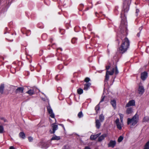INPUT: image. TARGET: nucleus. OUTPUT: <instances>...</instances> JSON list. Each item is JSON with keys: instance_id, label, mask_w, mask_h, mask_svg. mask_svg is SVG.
Segmentation results:
<instances>
[{"instance_id": "1", "label": "nucleus", "mask_w": 149, "mask_h": 149, "mask_svg": "<svg viewBox=\"0 0 149 149\" xmlns=\"http://www.w3.org/2000/svg\"><path fill=\"white\" fill-rule=\"evenodd\" d=\"M130 46V41L127 38H125L122 41L120 47L119 48V52L123 54L126 52Z\"/></svg>"}, {"instance_id": "2", "label": "nucleus", "mask_w": 149, "mask_h": 149, "mask_svg": "<svg viewBox=\"0 0 149 149\" xmlns=\"http://www.w3.org/2000/svg\"><path fill=\"white\" fill-rule=\"evenodd\" d=\"M110 66L108 65L106 66V69L107 71L106 72L105 78V82H107L109 80V75H113L114 73V71H115V74H117L118 73V71L117 67L116 66L115 68H111V71H108V70L110 68Z\"/></svg>"}, {"instance_id": "3", "label": "nucleus", "mask_w": 149, "mask_h": 149, "mask_svg": "<svg viewBox=\"0 0 149 149\" xmlns=\"http://www.w3.org/2000/svg\"><path fill=\"white\" fill-rule=\"evenodd\" d=\"M139 116L137 113H136L132 118H127V124L130 125V127L132 128L137 124Z\"/></svg>"}, {"instance_id": "4", "label": "nucleus", "mask_w": 149, "mask_h": 149, "mask_svg": "<svg viewBox=\"0 0 149 149\" xmlns=\"http://www.w3.org/2000/svg\"><path fill=\"white\" fill-rule=\"evenodd\" d=\"M124 15V14H123ZM123 17L122 13L121 14V17L122 18ZM127 22L125 19H122L121 24L120 26V28L121 30V32H127Z\"/></svg>"}, {"instance_id": "5", "label": "nucleus", "mask_w": 149, "mask_h": 149, "mask_svg": "<svg viewBox=\"0 0 149 149\" xmlns=\"http://www.w3.org/2000/svg\"><path fill=\"white\" fill-rule=\"evenodd\" d=\"M131 0H123V10L125 13H127L129 9V6Z\"/></svg>"}, {"instance_id": "6", "label": "nucleus", "mask_w": 149, "mask_h": 149, "mask_svg": "<svg viewBox=\"0 0 149 149\" xmlns=\"http://www.w3.org/2000/svg\"><path fill=\"white\" fill-rule=\"evenodd\" d=\"M117 128L119 130H121L122 128V126L123 125V121L122 123L120 122V120L118 118H117L115 121Z\"/></svg>"}, {"instance_id": "7", "label": "nucleus", "mask_w": 149, "mask_h": 149, "mask_svg": "<svg viewBox=\"0 0 149 149\" xmlns=\"http://www.w3.org/2000/svg\"><path fill=\"white\" fill-rule=\"evenodd\" d=\"M47 109L49 113L50 114V117L52 118H54L55 117L54 114L49 104V106L47 107Z\"/></svg>"}, {"instance_id": "8", "label": "nucleus", "mask_w": 149, "mask_h": 149, "mask_svg": "<svg viewBox=\"0 0 149 149\" xmlns=\"http://www.w3.org/2000/svg\"><path fill=\"white\" fill-rule=\"evenodd\" d=\"M135 105V102L134 100H130L126 104L125 107H130L134 106Z\"/></svg>"}, {"instance_id": "9", "label": "nucleus", "mask_w": 149, "mask_h": 149, "mask_svg": "<svg viewBox=\"0 0 149 149\" xmlns=\"http://www.w3.org/2000/svg\"><path fill=\"white\" fill-rule=\"evenodd\" d=\"M116 141L115 140H111L108 144V147L113 148L116 145Z\"/></svg>"}, {"instance_id": "10", "label": "nucleus", "mask_w": 149, "mask_h": 149, "mask_svg": "<svg viewBox=\"0 0 149 149\" xmlns=\"http://www.w3.org/2000/svg\"><path fill=\"white\" fill-rule=\"evenodd\" d=\"M52 127L53 128V131L50 130V132L51 134H54L55 131L58 129V126L57 125L55 124V123H53L52 124Z\"/></svg>"}, {"instance_id": "11", "label": "nucleus", "mask_w": 149, "mask_h": 149, "mask_svg": "<svg viewBox=\"0 0 149 149\" xmlns=\"http://www.w3.org/2000/svg\"><path fill=\"white\" fill-rule=\"evenodd\" d=\"M138 93L142 95L144 92V87L142 86H140L138 90Z\"/></svg>"}, {"instance_id": "12", "label": "nucleus", "mask_w": 149, "mask_h": 149, "mask_svg": "<svg viewBox=\"0 0 149 149\" xmlns=\"http://www.w3.org/2000/svg\"><path fill=\"white\" fill-rule=\"evenodd\" d=\"M37 89L35 87L32 88L31 89L29 90V94L30 95H31L34 94Z\"/></svg>"}, {"instance_id": "13", "label": "nucleus", "mask_w": 149, "mask_h": 149, "mask_svg": "<svg viewBox=\"0 0 149 149\" xmlns=\"http://www.w3.org/2000/svg\"><path fill=\"white\" fill-rule=\"evenodd\" d=\"M148 76V74L146 72H143L141 74V79L143 81L145 80Z\"/></svg>"}, {"instance_id": "14", "label": "nucleus", "mask_w": 149, "mask_h": 149, "mask_svg": "<svg viewBox=\"0 0 149 149\" xmlns=\"http://www.w3.org/2000/svg\"><path fill=\"white\" fill-rule=\"evenodd\" d=\"M101 134L100 133L95 135H92L91 136L90 138L91 140H95L97 137H99Z\"/></svg>"}, {"instance_id": "15", "label": "nucleus", "mask_w": 149, "mask_h": 149, "mask_svg": "<svg viewBox=\"0 0 149 149\" xmlns=\"http://www.w3.org/2000/svg\"><path fill=\"white\" fill-rule=\"evenodd\" d=\"M107 134H104L102 135L101 136H99L98 138V141L100 142L104 140V138L107 137Z\"/></svg>"}, {"instance_id": "16", "label": "nucleus", "mask_w": 149, "mask_h": 149, "mask_svg": "<svg viewBox=\"0 0 149 149\" xmlns=\"http://www.w3.org/2000/svg\"><path fill=\"white\" fill-rule=\"evenodd\" d=\"M5 88V84H1L0 85V93L3 94L4 93V91Z\"/></svg>"}, {"instance_id": "17", "label": "nucleus", "mask_w": 149, "mask_h": 149, "mask_svg": "<svg viewBox=\"0 0 149 149\" xmlns=\"http://www.w3.org/2000/svg\"><path fill=\"white\" fill-rule=\"evenodd\" d=\"M26 47L27 45H22V49L24 50L25 54L26 55V58L28 59L27 56L28 55V54L27 53V49L26 48Z\"/></svg>"}, {"instance_id": "18", "label": "nucleus", "mask_w": 149, "mask_h": 149, "mask_svg": "<svg viewBox=\"0 0 149 149\" xmlns=\"http://www.w3.org/2000/svg\"><path fill=\"white\" fill-rule=\"evenodd\" d=\"M133 112V109L131 107L127 108L125 111L126 113L127 114H131Z\"/></svg>"}, {"instance_id": "19", "label": "nucleus", "mask_w": 149, "mask_h": 149, "mask_svg": "<svg viewBox=\"0 0 149 149\" xmlns=\"http://www.w3.org/2000/svg\"><path fill=\"white\" fill-rule=\"evenodd\" d=\"M24 90V88L23 87H19L15 91V93L17 94L18 93H22Z\"/></svg>"}, {"instance_id": "20", "label": "nucleus", "mask_w": 149, "mask_h": 149, "mask_svg": "<svg viewBox=\"0 0 149 149\" xmlns=\"http://www.w3.org/2000/svg\"><path fill=\"white\" fill-rule=\"evenodd\" d=\"M91 85V84L90 83H86V84H84V90L87 91L89 88L90 86Z\"/></svg>"}, {"instance_id": "21", "label": "nucleus", "mask_w": 149, "mask_h": 149, "mask_svg": "<svg viewBox=\"0 0 149 149\" xmlns=\"http://www.w3.org/2000/svg\"><path fill=\"white\" fill-rule=\"evenodd\" d=\"M100 122V121L99 120H96V127L98 129H99L100 127L101 126Z\"/></svg>"}, {"instance_id": "22", "label": "nucleus", "mask_w": 149, "mask_h": 149, "mask_svg": "<svg viewBox=\"0 0 149 149\" xmlns=\"http://www.w3.org/2000/svg\"><path fill=\"white\" fill-rule=\"evenodd\" d=\"M111 104L114 109L116 108V102L114 100H113L111 101Z\"/></svg>"}, {"instance_id": "23", "label": "nucleus", "mask_w": 149, "mask_h": 149, "mask_svg": "<svg viewBox=\"0 0 149 149\" xmlns=\"http://www.w3.org/2000/svg\"><path fill=\"white\" fill-rule=\"evenodd\" d=\"M19 136L20 138L24 139L25 138V134L23 132H20L19 134Z\"/></svg>"}, {"instance_id": "24", "label": "nucleus", "mask_w": 149, "mask_h": 149, "mask_svg": "<svg viewBox=\"0 0 149 149\" xmlns=\"http://www.w3.org/2000/svg\"><path fill=\"white\" fill-rule=\"evenodd\" d=\"M21 31L23 34H26V36H27V31L25 28H23L21 29Z\"/></svg>"}, {"instance_id": "25", "label": "nucleus", "mask_w": 149, "mask_h": 149, "mask_svg": "<svg viewBox=\"0 0 149 149\" xmlns=\"http://www.w3.org/2000/svg\"><path fill=\"white\" fill-rule=\"evenodd\" d=\"M60 137L59 136H57L54 135L52 138L51 140H58L60 139Z\"/></svg>"}, {"instance_id": "26", "label": "nucleus", "mask_w": 149, "mask_h": 149, "mask_svg": "<svg viewBox=\"0 0 149 149\" xmlns=\"http://www.w3.org/2000/svg\"><path fill=\"white\" fill-rule=\"evenodd\" d=\"M100 121L102 122L104 120V116L103 114H101L99 117Z\"/></svg>"}, {"instance_id": "27", "label": "nucleus", "mask_w": 149, "mask_h": 149, "mask_svg": "<svg viewBox=\"0 0 149 149\" xmlns=\"http://www.w3.org/2000/svg\"><path fill=\"white\" fill-rule=\"evenodd\" d=\"M77 92L78 94L81 95L83 93V91L82 89L79 88L77 90Z\"/></svg>"}, {"instance_id": "28", "label": "nucleus", "mask_w": 149, "mask_h": 149, "mask_svg": "<svg viewBox=\"0 0 149 149\" xmlns=\"http://www.w3.org/2000/svg\"><path fill=\"white\" fill-rule=\"evenodd\" d=\"M144 149H149V141L145 144Z\"/></svg>"}, {"instance_id": "29", "label": "nucleus", "mask_w": 149, "mask_h": 149, "mask_svg": "<svg viewBox=\"0 0 149 149\" xmlns=\"http://www.w3.org/2000/svg\"><path fill=\"white\" fill-rule=\"evenodd\" d=\"M10 70L11 72L13 73H14L16 72V69L15 68L12 67L10 68Z\"/></svg>"}, {"instance_id": "30", "label": "nucleus", "mask_w": 149, "mask_h": 149, "mask_svg": "<svg viewBox=\"0 0 149 149\" xmlns=\"http://www.w3.org/2000/svg\"><path fill=\"white\" fill-rule=\"evenodd\" d=\"M119 115L120 116V121L122 123L123 122V117L124 116V115L123 114L119 113Z\"/></svg>"}, {"instance_id": "31", "label": "nucleus", "mask_w": 149, "mask_h": 149, "mask_svg": "<svg viewBox=\"0 0 149 149\" xmlns=\"http://www.w3.org/2000/svg\"><path fill=\"white\" fill-rule=\"evenodd\" d=\"M123 137L122 136H120L119 137L118 139V142H120L123 140Z\"/></svg>"}, {"instance_id": "32", "label": "nucleus", "mask_w": 149, "mask_h": 149, "mask_svg": "<svg viewBox=\"0 0 149 149\" xmlns=\"http://www.w3.org/2000/svg\"><path fill=\"white\" fill-rule=\"evenodd\" d=\"M4 127L2 125H0V133H2L4 131Z\"/></svg>"}, {"instance_id": "33", "label": "nucleus", "mask_w": 149, "mask_h": 149, "mask_svg": "<svg viewBox=\"0 0 149 149\" xmlns=\"http://www.w3.org/2000/svg\"><path fill=\"white\" fill-rule=\"evenodd\" d=\"M77 41V39L76 38H73L72 39L71 42L72 43L74 44L76 43Z\"/></svg>"}, {"instance_id": "34", "label": "nucleus", "mask_w": 149, "mask_h": 149, "mask_svg": "<svg viewBox=\"0 0 149 149\" xmlns=\"http://www.w3.org/2000/svg\"><path fill=\"white\" fill-rule=\"evenodd\" d=\"M78 117L79 118H81V117L83 116V114L82 113L81 111L78 114Z\"/></svg>"}, {"instance_id": "35", "label": "nucleus", "mask_w": 149, "mask_h": 149, "mask_svg": "<svg viewBox=\"0 0 149 149\" xmlns=\"http://www.w3.org/2000/svg\"><path fill=\"white\" fill-rule=\"evenodd\" d=\"M99 104H98V105H97L95 107V109L96 111H99L100 109Z\"/></svg>"}, {"instance_id": "36", "label": "nucleus", "mask_w": 149, "mask_h": 149, "mask_svg": "<svg viewBox=\"0 0 149 149\" xmlns=\"http://www.w3.org/2000/svg\"><path fill=\"white\" fill-rule=\"evenodd\" d=\"M149 120V118L148 117L146 116L143 119V122H147Z\"/></svg>"}, {"instance_id": "37", "label": "nucleus", "mask_w": 149, "mask_h": 149, "mask_svg": "<svg viewBox=\"0 0 149 149\" xmlns=\"http://www.w3.org/2000/svg\"><path fill=\"white\" fill-rule=\"evenodd\" d=\"M90 80V79L88 77L86 78L85 80L84 81L86 83H89L88 82Z\"/></svg>"}, {"instance_id": "38", "label": "nucleus", "mask_w": 149, "mask_h": 149, "mask_svg": "<svg viewBox=\"0 0 149 149\" xmlns=\"http://www.w3.org/2000/svg\"><path fill=\"white\" fill-rule=\"evenodd\" d=\"M33 138L31 137H29V141L30 142H32L33 140Z\"/></svg>"}, {"instance_id": "39", "label": "nucleus", "mask_w": 149, "mask_h": 149, "mask_svg": "<svg viewBox=\"0 0 149 149\" xmlns=\"http://www.w3.org/2000/svg\"><path fill=\"white\" fill-rule=\"evenodd\" d=\"M0 119L1 120H3L4 121V122H6L7 121V120L6 119H5L3 117H1L0 118Z\"/></svg>"}, {"instance_id": "40", "label": "nucleus", "mask_w": 149, "mask_h": 149, "mask_svg": "<svg viewBox=\"0 0 149 149\" xmlns=\"http://www.w3.org/2000/svg\"><path fill=\"white\" fill-rule=\"evenodd\" d=\"M139 12V10L138 9H136V15L137 16L138 14V13Z\"/></svg>"}, {"instance_id": "41", "label": "nucleus", "mask_w": 149, "mask_h": 149, "mask_svg": "<svg viewBox=\"0 0 149 149\" xmlns=\"http://www.w3.org/2000/svg\"><path fill=\"white\" fill-rule=\"evenodd\" d=\"M104 96L103 97H102V99H101L100 101V103L103 102L104 101Z\"/></svg>"}, {"instance_id": "42", "label": "nucleus", "mask_w": 149, "mask_h": 149, "mask_svg": "<svg viewBox=\"0 0 149 149\" xmlns=\"http://www.w3.org/2000/svg\"><path fill=\"white\" fill-rule=\"evenodd\" d=\"M59 125H60L62 127H63L64 130H65V128L64 127V125L63 124H59Z\"/></svg>"}, {"instance_id": "43", "label": "nucleus", "mask_w": 149, "mask_h": 149, "mask_svg": "<svg viewBox=\"0 0 149 149\" xmlns=\"http://www.w3.org/2000/svg\"><path fill=\"white\" fill-rule=\"evenodd\" d=\"M68 148V146H65L64 147L63 149H67Z\"/></svg>"}, {"instance_id": "44", "label": "nucleus", "mask_w": 149, "mask_h": 149, "mask_svg": "<svg viewBox=\"0 0 149 149\" xmlns=\"http://www.w3.org/2000/svg\"><path fill=\"white\" fill-rule=\"evenodd\" d=\"M58 75H57L56 76V77H55V79H56L57 80V81H58Z\"/></svg>"}, {"instance_id": "45", "label": "nucleus", "mask_w": 149, "mask_h": 149, "mask_svg": "<svg viewBox=\"0 0 149 149\" xmlns=\"http://www.w3.org/2000/svg\"><path fill=\"white\" fill-rule=\"evenodd\" d=\"M142 29H143V28H142V26H141L139 28V30L140 31V32H141V31L142 30Z\"/></svg>"}, {"instance_id": "46", "label": "nucleus", "mask_w": 149, "mask_h": 149, "mask_svg": "<svg viewBox=\"0 0 149 149\" xmlns=\"http://www.w3.org/2000/svg\"><path fill=\"white\" fill-rule=\"evenodd\" d=\"M9 149H15V148L13 146H11L10 147Z\"/></svg>"}, {"instance_id": "47", "label": "nucleus", "mask_w": 149, "mask_h": 149, "mask_svg": "<svg viewBox=\"0 0 149 149\" xmlns=\"http://www.w3.org/2000/svg\"><path fill=\"white\" fill-rule=\"evenodd\" d=\"M140 32H139V33H138L137 34V36H138V37H139L140 36Z\"/></svg>"}, {"instance_id": "48", "label": "nucleus", "mask_w": 149, "mask_h": 149, "mask_svg": "<svg viewBox=\"0 0 149 149\" xmlns=\"http://www.w3.org/2000/svg\"><path fill=\"white\" fill-rule=\"evenodd\" d=\"M84 149H91L90 148L88 147H86Z\"/></svg>"}, {"instance_id": "49", "label": "nucleus", "mask_w": 149, "mask_h": 149, "mask_svg": "<svg viewBox=\"0 0 149 149\" xmlns=\"http://www.w3.org/2000/svg\"><path fill=\"white\" fill-rule=\"evenodd\" d=\"M0 58H1L3 60H4V57L1 56H0Z\"/></svg>"}, {"instance_id": "50", "label": "nucleus", "mask_w": 149, "mask_h": 149, "mask_svg": "<svg viewBox=\"0 0 149 149\" xmlns=\"http://www.w3.org/2000/svg\"><path fill=\"white\" fill-rule=\"evenodd\" d=\"M58 49H60L61 51H62V49L61 48H58L57 49V50H58Z\"/></svg>"}, {"instance_id": "51", "label": "nucleus", "mask_w": 149, "mask_h": 149, "mask_svg": "<svg viewBox=\"0 0 149 149\" xmlns=\"http://www.w3.org/2000/svg\"><path fill=\"white\" fill-rule=\"evenodd\" d=\"M6 30H7V29H8L6 27Z\"/></svg>"}, {"instance_id": "52", "label": "nucleus", "mask_w": 149, "mask_h": 149, "mask_svg": "<svg viewBox=\"0 0 149 149\" xmlns=\"http://www.w3.org/2000/svg\"><path fill=\"white\" fill-rule=\"evenodd\" d=\"M26 93H28V91H27L26 92Z\"/></svg>"}, {"instance_id": "53", "label": "nucleus", "mask_w": 149, "mask_h": 149, "mask_svg": "<svg viewBox=\"0 0 149 149\" xmlns=\"http://www.w3.org/2000/svg\"><path fill=\"white\" fill-rule=\"evenodd\" d=\"M74 31H75V28H74Z\"/></svg>"}, {"instance_id": "54", "label": "nucleus", "mask_w": 149, "mask_h": 149, "mask_svg": "<svg viewBox=\"0 0 149 149\" xmlns=\"http://www.w3.org/2000/svg\"><path fill=\"white\" fill-rule=\"evenodd\" d=\"M5 33H6V32H5V33H4V34H5Z\"/></svg>"}]
</instances>
